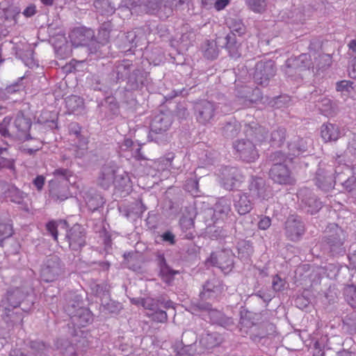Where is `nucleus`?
Instances as JSON below:
<instances>
[{"label": "nucleus", "instance_id": "obj_1", "mask_svg": "<svg viewBox=\"0 0 356 356\" xmlns=\"http://www.w3.org/2000/svg\"><path fill=\"white\" fill-rule=\"evenodd\" d=\"M2 303L3 319L8 326H14L22 324L24 313L33 305V300L28 291L16 288L8 291Z\"/></svg>", "mask_w": 356, "mask_h": 356}, {"label": "nucleus", "instance_id": "obj_2", "mask_svg": "<svg viewBox=\"0 0 356 356\" xmlns=\"http://www.w3.org/2000/svg\"><path fill=\"white\" fill-rule=\"evenodd\" d=\"M350 171L347 164L339 165L336 167L334 170L336 176H334L332 166L321 163L316 174V184L318 188L326 191L333 188L334 184L339 181L349 195L356 200V178L350 177L345 181L341 178L342 173L350 172Z\"/></svg>", "mask_w": 356, "mask_h": 356}, {"label": "nucleus", "instance_id": "obj_3", "mask_svg": "<svg viewBox=\"0 0 356 356\" xmlns=\"http://www.w3.org/2000/svg\"><path fill=\"white\" fill-rule=\"evenodd\" d=\"M246 137L251 138L254 142L249 139H241L233 144L236 156L242 161L251 163L259 158V153L256 145L265 142L268 139L266 130L264 127L252 122L245 127Z\"/></svg>", "mask_w": 356, "mask_h": 356}, {"label": "nucleus", "instance_id": "obj_4", "mask_svg": "<svg viewBox=\"0 0 356 356\" xmlns=\"http://www.w3.org/2000/svg\"><path fill=\"white\" fill-rule=\"evenodd\" d=\"M120 10L126 11L127 16L134 14L149 13L161 19L168 17L172 13L173 1L169 0H125Z\"/></svg>", "mask_w": 356, "mask_h": 356}, {"label": "nucleus", "instance_id": "obj_5", "mask_svg": "<svg viewBox=\"0 0 356 356\" xmlns=\"http://www.w3.org/2000/svg\"><path fill=\"white\" fill-rule=\"evenodd\" d=\"M231 213V202L222 197L213 208L204 211V219L207 226V233L210 237L217 238L224 235L222 225Z\"/></svg>", "mask_w": 356, "mask_h": 356}, {"label": "nucleus", "instance_id": "obj_6", "mask_svg": "<svg viewBox=\"0 0 356 356\" xmlns=\"http://www.w3.org/2000/svg\"><path fill=\"white\" fill-rule=\"evenodd\" d=\"M68 224L65 220H51L46 225V229L55 241L58 240V230L65 232V238L72 250L77 251L86 245V232L84 228L79 225H74L67 229Z\"/></svg>", "mask_w": 356, "mask_h": 356}, {"label": "nucleus", "instance_id": "obj_7", "mask_svg": "<svg viewBox=\"0 0 356 356\" xmlns=\"http://www.w3.org/2000/svg\"><path fill=\"white\" fill-rule=\"evenodd\" d=\"M117 79H127L128 90H136L144 84V74L140 70L134 69L132 63L126 60L116 65Z\"/></svg>", "mask_w": 356, "mask_h": 356}, {"label": "nucleus", "instance_id": "obj_8", "mask_svg": "<svg viewBox=\"0 0 356 356\" xmlns=\"http://www.w3.org/2000/svg\"><path fill=\"white\" fill-rule=\"evenodd\" d=\"M172 117L169 114L159 113L154 116L150 125L149 138L159 145L165 143L169 140L166 131L172 124Z\"/></svg>", "mask_w": 356, "mask_h": 356}, {"label": "nucleus", "instance_id": "obj_9", "mask_svg": "<svg viewBox=\"0 0 356 356\" xmlns=\"http://www.w3.org/2000/svg\"><path fill=\"white\" fill-rule=\"evenodd\" d=\"M74 299L75 302L68 305L65 311L74 327H85L92 321V315L87 308L81 306V298L79 296L76 295Z\"/></svg>", "mask_w": 356, "mask_h": 356}, {"label": "nucleus", "instance_id": "obj_10", "mask_svg": "<svg viewBox=\"0 0 356 356\" xmlns=\"http://www.w3.org/2000/svg\"><path fill=\"white\" fill-rule=\"evenodd\" d=\"M274 161L277 162L270 168V178L275 183L280 184H292L294 182L293 178L291 176V172L286 165L282 163L287 158L282 152L274 153Z\"/></svg>", "mask_w": 356, "mask_h": 356}, {"label": "nucleus", "instance_id": "obj_11", "mask_svg": "<svg viewBox=\"0 0 356 356\" xmlns=\"http://www.w3.org/2000/svg\"><path fill=\"white\" fill-rule=\"evenodd\" d=\"M327 229L332 233L325 236V243L327 249L333 256L342 255L346 249L343 245L346 234L343 230L336 224H331Z\"/></svg>", "mask_w": 356, "mask_h": 356}, {"label": "nucleus", "instance_id": "obj_12", "mask_svg": "<svg viewBox=\"0 0 356 356\" xmlns=\"http://www.w3.org/2000/svg\"><path fill=\"white\" fill-rule=\"evenodd\" d=\"M63 273V265L56 255H50L44 261L41 269V279L46 282H54Z\"/></svg>", "mask_w": 356, "mask_h": 356}, {"label": "nucleus", "instance_id": "obj_13", "mask_svg": "<svg viewBox=\"0 0 356 356\" xmlns=\"http://www.w3.org/2000/svg\"><path fill=\"white\" fill-rule=\"evenodd\" d=\"M218 176L220 184L227 190H233L241 186L244 181V177L241 171L235 167L225 166L219 169Z\"/></svg>", "mask_w": 356, "mask_h": 356}, {"label": "nucleus", "instance_id": "obj_14", "mask_svg": "<svg viewBox=\"0 0 356 356\" xmlns=\"http://www.w3.org/2000/svg\"><path fill=\"white\" fill-rule=\"evenodd\" d=\"M236 101L241 106L236 108L240 109L243 107L251 106L253 103L257 102L262 98V94L259 88H252L249 86L237 85L236 89Z\"/></svg>", "mask_w": 356, "mask_h": 356}, {"label": "nucleus", "instance_id": "obj_15", "mask_svg": "<svg viewBox=\"0 0 356 356\" xmlns=\"http://www.w3.org/2000/svg\"><path fill=\"white\" fill-rule=\"evenodd\" d=\"M275 68L273 60H261L255 65L254 81L261 86H267L269 80L275 75Z\"/></svg>", "mask_w": 356, "mask_h": 356}, {"label": "nucleus", "instance_id": "obj_16", "mask_svg": "<svg viewBox=\"0 0 356 356\" xmlns=\"http://www.w3.org/2000/svg\"><path fill=\"white\" fill-rule=\"evenodd\" d=\"M216 105L209 101L202 100L195 106V113L197 120L202 124L211 123L216 115Z\"/></svg>", "mask_w": 356, "mask_h": 356}, {"label": "nucleus", "instance_id": "obj_17", "mask_svg": "<svg viewBox=\"0 0 356 356\" xmlns=\"http://www.w3.org/2000/svg\"><path fill=\"white\" fill-rule=\"evenodd\" d=\"M248 190L252 199L266 200L272 195L271 190L261 177H252L249 183Z\"/></svg>", "mask_w": 356, "mask_h": 356}, {"label": "nucleus", "instance_id": "obj_18", "mask_svg": "<svg viewBox=\"0 0 356 356\" xmlns=\"http://www.w3.org/2000/svg\"><path fill=\"white\" fill-rule=\"evenodd\" d=\"M207 262L218 267L223 271L229 270L233 266L232 252L229 249H224L213 252Z\"/></svg>", "mask_w": 356, "mask_h": 356}, {"label": "nucleus", "instance_id": "obj_19", "mask_svg": "<svg viewBox=\"0 0 356 356\" xmlns=\"http://www.w3.org/2000/svg\"><path fill=\"white\" fill-rule=\"evenodd\" d=\"M285 232L289 239L298 241L305 232V226L301 218L298 216H290L285 222Z\"/></svg>", "mask_w": 356, "mask_h": 356}, {"label": "nucleus", "instance_id": "obj_20", "mask_svg": "<svg viewBox=\"0 0 356 356\" xmlns=\"http://www.w3.org/2000/svg\"><path fill=\"white\" fill-rule=\"evenodd\" d=\"M70 134L74 136L77 140L74 148V156L83 158L88 152V138L81 135V127L76 123H72L70 125Z\"/></svg>", "mask_w": 356, "mask_h": 356}, {"label": "nucleus", "instance_id": "obj_21", "mask_svg": "<svg viewBox=\"0 0 356 356\" xmlns=\"http://www.w3.org/2000/svg\"><path fill=\"white\" fill-rule=\"evenodd\" d=\"M16 56L22 60L24 65L30 68L38 67V63L34 59L33 51L29 44L26 42H19L13 46Z\"/></svg>", "mask_w": 356, "mask_h": 356}, {"label": "nucleus", "instance_id": "obj_22", "mask_svg": "<svg viewBox=\"0 0 356 356\" xmlns=\"http://www.w3.org/2000/svg\"><path fill=\"white\" fill-rule=\"evenodd\" d=\"M118 170V168L115 163L111 161L105 163L102 167L97 179L99 185L104 189L108 188L113 184Z\"/></svg>", "mask_w": 356, "mask_h": 356}, {"label": "nucleus", "instance_id": "obj_23", "mask_svg": "<svg viewBox=\"0 0 356 356\" xmlns=\"http://www.w3.org/2000/svg\"><path fill=\"white\" fill-rule=\"evenodd\" d=\"M310 143L311 140L309 138H296L289 143V152L286 156L287 159L292 160L293 157L302 154L307 152L309 144Z\"/></svg>", "mask_w": 356, "mask_h": 356}, {"label": "nucleus", "instance_id": "obj_24", "mask_svg": "<svg viewBox=\"0 0 356 356\" xmlns=\"http://www.w3.org/2000/svg\"><path fill=\"white\" fill-rule=\"evenodd\" d=\"M223 286L218 279L213 278L209 280L203 286V291L201 292L202 299L216 298L222 291Z\"/></svg>", "mask_w": 356, "mask_h": 356}, {"label": "nucleus", "instance_id": "obj_25", "mask_svg": "<svg viewBox=\"0 0 356 356\" xmlns=\"http://www.w3.org/2000/svg\"><path fill=\"white\" fill-rule=\"evenodd\" d=\"M234 207L239 215H245L252 209V202L247 193H239L234 197Z\"/></svg>", "mask_w": 356, "mask_h": 356}, {"label": "nucleus", "instance_id": "obj_26", "mask_svg": "<svg viewBox=\"0 0 356 356\" xmlns=\"http://www.w3.org/2000/svg\"><path fill=\"white\" fill-rule=\"evenodd\" d=\"M72 43L76 46H86L93 38L94 33L91 29H76L70 35Z\"/></svg>", "mask_w": 356, "mask_h": 356}, {"label": "nucleus", "instance_id": "obj_27", "mask_svg": "<svg viewBox=\"0 0 356 356\" xmlns=\"http://www.w3.org/2000/svg\"><path fill=\"white\" fill-rule=\"evenodd\" d=\"M343 135L342 131L338 125L326 123L323 124L321 128V136L324 142H331L337 140Z\"/></svg>", "mask_w": 356, "mask_h": 356}, {"label": "nucleus", "instance_id": "obj_28", "mask_svg": "<svg viewBox=\"0 0 356 356\" xmlns=\"http://www.w3.org/2000/svg\"><path fill=\"white\" fill-rule=\"evenodd\" d=\"M113 185L115 190L120 193H129L131 188V184L128 174L124 171L118 170Z\"/></svg>", "mask_w": 356, "mask_h": 356}, {"label": "nucleus", "instance_id": "obj_29", "mask_svg": "<svg viewBox=\"0 0 356 356\" xmlns=\"http://www.w3.org/2000/svg\"><path fill=\"white\" fill-rule=\"evenodd\" d=\"M315 97L316 94H312V99H314L315 106L323 115L325 116H330L334 113V109L333 104L330 98L325 96H321L318 99H316Z\"/></svg>", "mask_w": 356, "mask_h": 356}, {"label": "nucleus", "instance_id": "obj_30", "mask_svg": "<svg viewBox=\"0 0 356 356\" xmlns=\"http://www.w3.org/2000/svg\"><path fill=\"white\" fill-rule=\"evenodd\" d=\"M49 187V194L52 198L60 201H63L68 198L69 193L67 184H56L55 180H51Z\"/></svg>", "mask_w": 356, "mask_h": 356}, {"label": "nucleus", "instance_id": "obj_31", "mask_svg": "<svg viewBox=\"0 0 356 356\" xmlns=\"http://www.w3.org/2000/svg\"><path fill=\"white\" fill-rule=\"evenodd\" d=\"M158 261L160 268V275L161 279L166 283L170 284L173 280L175 275L179 273L178 270L172 269L166 263L165 257L163 255L158 257Z\"/></svg>", "mask_w": 356, "mask_h": 356}, {"label": "nucleus", "instance_id": "obj_32", "mask_svg": "<svg viewBox=\"0 0 356 356\" xmlns=\"http://www.w3.org/2000/svg\"><path fill=\"white\" fill-rule=\"evenodd\" d=\"M286 65L290 67L294 65L300 70L309 69L313 67L311 62V56L307 54H302L296 58H289L286 60Z\"/></svg>", "mask_w": 356, "mask_h": 356}, {"label": "nucleus", "instance_id": "obj_33", "mask_svg": "<svg viewBox=\"0 0 356 356\" xmlns=\"http://www.w3.org/2000/svg\"><path fill=\"white\" fill-rule=\"evenodd\" d=\"M94 7L102 15H111L114 13L115 8L109 0H95Z\"/></svg>", "mask_w": 356, "mask_h": 356}, {"label": "nucleus", "instance_id": "obj_34", "mask_svg": "<svg viewBox=\"0 0 356 356\" xmlns=\"http://www.w3.org/2000/svg\"><path fill=\"white\" fill-rule=\"evenodd\" d=\"M240 123L234 118L230 119L222 127L223 135L227 138L235 137L241 129Z\"/></svg>", "mask_w": 356, "mask_h": 356}, {"label": "nucleus", "instance_id": "obj_35", "mask_svg": "<svg viewBox=\"0 0 356 356\" xmlns=\"http://www.w3.org/2000/svg\"><path fill=\"white\" fill-rule=\"evenodd\" d=\"M66 107L70 113H75L83 107V100L79 96L71 95L67 97L65 100Z\"/></svg>", "mask_w": 356, "mask_h": 356}, {"label": "nucleus", "instance_id": "obj_36", "mask_svg": "<svg viewBox=\"0 0 356 356\" xmlns=\"http://www.w3.org/2000/svg\"><path fill=\"white\" fill-rule=\"evenodd\" d=\"M141 30L136 29L134 31L127 32L126 35V40L130 44V49L133 47H137L143 44V41L145 40L144 35H140Z\"/></svg>", "mask_w": 356, "mask_h": 356}, {"label": "nucleus", "instance_id": "obj_37", "mask_svg": "<svg viewBox=\"0 0 356 356\" xmlns=\"http://www.w3.org/2000/svg\"><path fill=\"white\" fill-rule=\"evenodd\" d=\"M202 51L204 56L207 59H215L218 56V49L216 42L214 41L207 40L202 45Z\"/></svg>", "mask_w": 356, "mask_h": 356}, {"label": "nucleus", "instance_id": "obj_38", "mask_svg": "<svg viewBox=\"0 0 356 356\" xmlns=\"http://www.w3.org/2000/svg\"><path fill=\"white\" fill-rule=\"evenodd\" d=\"M57 348H59L63 356H76V350L71 342L58 340L56 342Z\"/></svg>", "mask_w": 356, "mask_h": 356}, {"label": "nucleus", "instance_id": "obj_39", "mask_svg": "<svg viewBox=\"0 0 356 356\" xmlns=\"http://www.w3.org/2000/svg\"><path fill=\"white\" fill-rule=\"evenodd\" d=\"M238 257L242 259H248L253 252L252 243L248 241H241L237 245Z\"/></svg>", "mask_w": 356, "mask_h": 356}, {"label": "nucleus", "instance_id": "obj_40", "mask_svg": "<svg viewBox=\"0 0 356 356\" xmlns=\"http://www.w3.org/2000/svg\"><path fill=\"white\" fill-rule=\"evenodd\" d=\"M305 206L308 207L307 212L311 214H314L318 211L322 207L321 202L316 198L314 195L310 196L307 200H302Z\"/></svg>", "mask_w": 356, "mask_h": 356}, {"label": "nucleus", "instance_id": "obj_41", "mask_svg": "<svg viewBox=\"0 0 356 356\" xmlns=\"http://www.w3.org/2000/svg\"><path fill=\"white\" fill-rule=\"evenodd\" d=\"M286 130L284 128H278L272 131L270 134V143L273 146L280 147L285 139Z\"/></svg>", "mask_w": 356, "mask_h": 356}, {"label": "nucleus", "instance_id": "obj_42", "mask_svg": "<svg viewBox=\"0 0 356 356\" xmlns=\"http://www.w3.org/2000/svg\"><path fill=\"white\" fill-rule=\"evenodd\" d=\"M56 181V184H67L68 178L71 176L70 171L65 168L56 169L53 173Z\"/></svg>", "mask_w": 356, "mask_h": 356}, {"label": "nucleus", "instance_id": "obj_43", "mask_svg": "<svg viewBox=\"0 0 356 356\" xmlns=\"http://www.w3.org/2000/svg\"><path fill=\"white\" fill-rule=\"evenodd\" d=\"M104 203V199L100 195H95L91 197H87L86 204L92 211H96L99 207H102Z\"/></svg>", "mask_w": 356, "mask_h": 356}, {"label": "nucleus", "instance_id": "obj_44", "mask_svg": "<svg viewBox=\"0 0 356 356\" xmlns=\"http://www.w3.org/2000/svg\"><path fill=\"white\" fill-rule=\"evenodd\" d=\"M112 30V24L111 22H104L99 29L98 38L102 43H106L110 38V33Z\"/></svg>", "mask_w": 356, "mask_h": 356}, {"label": "nucleus", "instance_id": "obj_45", "mask_svg": "<svg viewBox=\"0 0 356 356\" xmlns=\"http://www.w3.org/2000/svg\"><path fill=\"white\" fill-rule=\"evenodd\" d=\"M344 295L348 304L352 307H356V286L348 285L344 289Z\"/></svg>", "mask_w": 356, "mask_h": 356}, {"label": "nucleus", "instance_id": "obj_46", "mask_svg": "<svg viewBox=\"0 0 356 356\" xmlns=\"http://www.w3.org/2000/svg\"><path fill=\"white\" fill-rule=\"evenodd\" d=\"M11 120V117L6 116L0 122V135L3 138H6L12 137L9 130Z\"/></svg>", "mask_w": 356, "mask_h": 356}, {"label": "nucleus", "instance_id": "obj_47", "mask_svg": "<svg viewBox=\"0 0 356 356\" xmlns=\"http://www.w3.org/2000/svg\"><path fill=\"white\" fill-rule=\"evenodd\" d=\"M185 190L192 195L197 196L199 193V181L196 178H191L186 180L184 185Z\"/></svg>", "mask_w": 356, "mask_h": 356}, {"label": "nucleus", "instance_id": "obj_48", "mask_svg": "<svg viewBox=\"0 0 356 356\" xmlns=\"http://www.w3.org/2000/svg\"><path fill=\"white\" fill-rule=\"evenodd\" d=\"M13 227L8 223H0V246L3 245V242L6 238L13 235Z\"/></svg>", "mask_w": 356, "mask_h": 356}, {"label": "nucleus", "instance_id": "obj_49", "mask_svg": "<svg viewBox=\"0 0 356 356\" xmlns=\"http://www.w3.org/2000/svg\"><path fill=\"white\" fill-rule=\"evenodd\" d=\"M345 156L348 157V161H356V135H354L349 142L348 148L345 152Z\"/></svg>", "mask_w": 356, "mask_h": 356}, {"label": "nucleus", "instance_id": "obj_50", "mask_svg": "<svg viewBox=\"0 0 356 356\" xmlns=\"http://www.w3.org/2000/svg\"><path fill=\"white\" fill-rule=\"evenodd\" d=\"M246 5L254 12L261 13L266 7V0H245Z\"/></svg>", "mask_w": 356, "mask_h": 356}, {"label": "nucleus", "instance_id": "obj_51", "mask_svg": "<svg viewBox=\"0 0 356 356\" xmlns=\"http://www.w3.org/2000/svg\"><path fill=\"white\" fill-rule=\"evenodd\" d=\"M230 33L229 34H233L234 35H242L245 31V28L241 20H234L232 22L229 26Z\"/></svg>", "mask_w": 356, "mask_h": 356}, {"label": "nucleus", "instance_id": "obj_52", "mask_svg": "<svg viewBox=\"0 0 356 356\" xmlns=\"http://www.w3.org/2000/svg\"><path fill=\"white\" fill-rule=\"evenodd\" d=\"M10 200L17 204H21L25 197V193L18 188L10 191Z\"/></svg>", "mask_w": 356, "mask_h": 356}, {"label": "nucleus", "instance_id": "obj_53", "mask_svg": "<svg viewBox=\"0 0 356 356\" xmlns=\"http://www.w3.org/2000/svg\"><path fill=\"white\" fill-rule=\"evenodd\" d=\"M337 91L350 92L353 89V82L348 80H343L337 83Z\"/></svg>", "mask_w": 356, "mask_h": 356}, {"label": "nucleus", "instance_id": "obj_54", "mask_svg": "<svg viewBox=\"0 0 356 356\" xmlns=\"http://www.w3.org/2000/svg\"><path fill=\"white\" fill-rule=\"evenodd\" d=\"M195 350L192 345H188L182 347L179 349L176 356H193L195 355Z\"/></svg>", "mask_w": 356, "mask_h": 356}, {"label": "nucleus", "instance_id": "obj_55", "mask_svg": "<svg viewBox=\"0 0 356 356\" xmlns=\"http://www.w3.org/2000/svg\"><path fill=\"white\" fill-rule=\"evenodd\" d=\"M286 282L278 275H275L273 280V288L275 291H280L284 289Z\"/></svg>", "mask_w": 356, "mask_h": 356}, {"label": "nucleus", "instance_id": "obj_56", "mask_svg": "<svg viewBox=\"0 0 356 356\" xmlns=\"http://www.w3.org/2000/svg\"><path fill=\"white\" fill-rule=\"evenodd\" d=\"M140 301L141 306L146 309L154 310L156 309V304L152 298H142Z\"/></svg>", "mask_w": 356, "mask_h": 356}, {"label": "nucleus", "instance_id": "obj_57", "mask_svg": "<svg viewBox=\"0 0 356 356\" xmlns=\"http://www.w3.org/2000/svg\"><path fill=\"white\" fill-rule=\"evenodd\" d=\"M152 319L159 323H165L168 319L167 313L163 310H157L152 314Z\"/></svg>", "mask_w": 356, "mask_h": 356}, {"label": "nucleus", "instance_id": "obj_58", "mask_svg": "<svg viewBox=\"0 0 356 356\" xmlns=\"http://www.w3.org/2000/svg\"><path fill=\"white\" fill-rule=\"evenodd\" d=\"M240 44L238 43L235 44V45H232L231 48H226L229 52V56L232 58H238L241 56V53L239 50Z\"/></svg>", "mask_w": 356, "mask_h": 356}, {"label": "nucleus", "instance_id": "obj_59", "mask_svg": "<svg viewBox=\"0 0 356 356\" xmlns=\"http://www.w3.org/2000/svg\"><path fill=\"white\" fill-rule=\"evenodd\" d=\"M271 225V220L269 217L264 216L261 218L260 220L258 222V227L260 229L266 230Z\"/></svg>", "mask_w": 356, "mask_h": 356}, {"label": "nucleus", "instance_id": "obj_60", "mask_svg": "<svg viewBox=\"0 0 356 356\" xmlns=\"http://www.w3.org/2000/svg\"><path fill=\"white\" fill-rule=\"evenodd\" d=\"M180 226L182 229H188L193 227V220L191 218L183 217L179 221Z\"/></svg>", "mask_w": 356, "mask_h": 356}, {"label": "nucleus", "instance_id": "obj_61", "mask_svg": "<svg viewBox=\"0 0 356 356\" xmlns=\"http://www.w3.org/2000/svg\"><path fill=\"white\" fill-rule=\"evenodd\" d=\"M175 158V155L173 153H169L167 154V156L163 158V159H161V161L165 163V167H162L161 169V170H165L168 168H174L175 167L172 166V160L174 159Z\"/></svg>", "mask_w": 356, "mask_h": 356}, {"label": "nucleus", "instance_id": "obj_62", "mask_svg": "<svg viewBox=\"0 0 356 356\" xmlns=\"http://www.w3.org/2000/svg\"><path fill=\"white\" fill-rule=\"evenodd\" d=\"M45 178L42 175H38L33 181L34 186L40 191L44 185Z\"/></svg>", "mask_w": 356, "mask_h": 356}, {"label": "nucleus", "instance_id": "obj_63", "mask_svg": "<svg viewBox=\"0 0 356 356\" xmlns=\"http://www.w3.org/2000/svg\"><path fill=\"white\" fill-rule=\"evenodd\" d=\"M6 168L8 169L14 168V163L11 159L4 157H0V168Z\"/></svg>", "mask_w": 356, "mask_h": 356}, {"label": "nucleus", "instance_id": "obj_64", "mask_svg": "<svg viewBox=\"0 0 356 356\" xmlns=\"http://www.w3.org/2000/svg\"><path fill=\"white\" fill-rule=\"evenodd\" d=\"M36 13V8L34 5L31 4L27 6L23 11V15L26 17H30L34 15Z\"/></svg>", "mask_w": 356, "mask_h": 356}]
</instances>
